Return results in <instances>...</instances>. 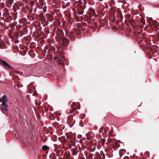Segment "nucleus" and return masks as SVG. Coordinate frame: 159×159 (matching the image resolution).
<instances>
[{
	"mask_svg": "<svg viewBox=\"0 0 159 159\" xmlns=\"http://www.w3.org/2000/svg\"><path fill=\"white\" fill-rule=\"evenodd\" d=\"M113 21H115V20H116V17L115 16H113Z\"/></svg>",
	"mask_w": 159,
	"mask_h": 159,
	"instance_id": "44",
	"label": "nucleus"
},
{
	"mask_svg": "<svg viewBox=\"0 0 159 159\" xmlns=\"http://www.w3.org/2000/svg\"><path fill=\"white\" fill-rule=\"evenodd\" d=\"M106 139H100V142H101V145L102 146L104 145V143L106 142Z\"/></svg>",
	"mask_w": 159,
	"mask_h": 159,
	"instance_id": "28",
	"label": "nucleus"
},
{
	"mask_svg": "<svg viewBox=\"0 0 159 159\" xmlns=\"http://www.w3.org/2000/svg\"><path fill=\"white\" fill-rule=\"evenodd\" d=\"M120 154V157H122V155L120 154V153H119Z\"/></svg>",
	"mask_w": 159,
	"mask_h": 159,
	"instance_id": "52",
	"label": "nucleus"
},
{
	"mask_svg": "<svg viewBox=\"0 0 159 159\" xmlns=\"http://www.w3.org/2000/svg\"><path fill=\"white\" fill-rule=\"evenodd\" d=\"M46 35H45V36H43V38H45L46 37Z\"/></svg>",
	"mask_w": 159,
	"mask_h": 159,
	"instance_id": "50",
	"label": "nucleus"
},
{
	"mask_svg": "<svg viewBox=\"0 0 159 159\" xmlns=\"http://www.w3.org/2000/svg\"><path fill=\"white\" fill-rule=\"evenodd\" d=\"M67 146L66 147V146L65 145H63V148L65 150H67L68 149V148H70L68 146V145H67Z\"/></svg>",
	"mask_w": 159,
	"mask_h": 159,
	"instance_id": "35",
	"label": "nucleus"
},
{
	"mask_svg": "<svg viewBox=\"0 0 159 159\" xmlns=\"http://www.w3.org/2000/svg\"><path fill=\"white\" fill-rule=\"evenodd\" d=\"M157 30L158 31V32H159V29H158Z\"/></svg>",
	"mask_w": 159,
	"mask_h": 159,
	"instance_id": "55",
	"label": "nucleus"
},
{
	"mask_svg": "<svg viewBox=\"0 0 159 159\" xmlns=\"http://www.w3.org/2000/svg\"><path fill=\"white\" fill-rule=\"evenodd\" d=\"M13 0H7L6 5L8 7H10L12 4L13 3Z\"/></svg>",
	"mask_w": 159,
	"mask_h": 159,
	"instance_id": "21",
	"label": "nucleus"
},
{
	"mask_svg": "<svg viewBox=\"0 0 159 159\" xmlns=\"http://www.w3.org/2000/svg\"><path fill=\"white\" fill-rule=\"evenodd\" d=\"M1 63L4 66L9 67L10 69H13V68L10 65H8L6 61L1 59H0V64Z\"/></svg>",
	"mask_w": 159,
	"mask_h": 159,
	"instance_id": "19",
	"label": "nucleus"
},
{
	"mask_svg": "<svg viewBox=\"0 0 159 159\" xmlns=\"http://www.w3.org/2000/svg\"><path fill=\"white\" fill-rule=\"evenodd\" d=\"M49 49L51 51H53L55 49V48L53 46H51L49 47Z\"/></svg>",
	"mask_w": 159,
	"mask_h": 159,
	"instance_id": "33",
	"label": "nucleus"
},
{
	"mask_svg": "<svg viewBox=\"0 0 159 159\" xmlns=\"http://www.w3.org/2000/svg\"><path fill=\"white\" fill-rule=\"evenodd\" d=\"M67 36L70 39L73 40L75 39V32L73 31L70 32L69 33L67 34Z\"/></svg>",
	"mask_w": 159,
	"mask_h": 159,
	"instance_id": "16",
	"label": "nucleus"
},
{
	"mask_svg": "<svg viewBox=\"0 0 159 159\" xmlns=\"http://www.w3.org/2000/svg\"><path fill=\"white\" fill-rule=\"evenodd\" d=\"M44 1V0H42V1H39V3L40 4V5L41 6H43V2Z\"/></svg>",
	"mask_w": 159,
	"mask_h": 159,
	"instance_id": "37",
	"label": "nucleus"
},
{
	"mask_svg": "<svg viewBox=\"0 0 159 159\" xmlns=\"http://www.w3.org/2000/svg\"><path fill=\"white\" fill-rule=\"evenodd\" d=\"M107 7H108V6L107 5V6L105 7V8H107Z\"/></svg>",
	"mask_w": 159,
	"mask_h": 159,
	"instance_id": "53",
	"label": "nucleus"
},
{
	"mask_svg": "<svg viewBox=\"0 0 159 159\" xmlns=\"http://www.w3.org/2000/svg\"><path fill=\"white\" fill-rule=\"evenodd\" d=\"M6 46V44L2 40H0V48L1 49H3Z\"/></svg>",
	"mask_w": 159,
	"mask_h": 159,
	"instance_id": "25",
	"label": "nucleus"
},
{
	"mask_svg": "<svg viewBox=\"0 0 159 159\" xmlns=\"http://www.w3.org/2000/svg\"><path fill=\"white\" fill-rule=\"evenodd\" d=\"M44 12L45 13L46 12V10L45 9H43V10Z\"/></svg>",
	"mask_w": 159,
	"mask_h": 159,
	"instance_id": "46",
	"label": "nucleus"
},
{
	"mask_svg": "<svg viewBox=\"0 0 159 159\" xmlns=\"http://www.w3.org/2000/svg\"><path fill=\"white\" fill-rule=\"evenodd\" d=\"M43 71V69L38 66H35L32 70L33 73L36 74L42 75Z\"/></svg>",
	"mask_w": 159,
	"mask_h": 159,
	"instance_id": "9",
	"label": "nucleus"
},
{
	"mask_svg": "<svg viewBox=\"0 0 159 159\" xmlns=\"http://www.w3.org/2000/svg\"><path fill=\"white\" fill-rule=\"evenodd\" d=\"M44 26H46L48 25V21L46 20L43 22V23H41Z\"/></svg>",
	"mask_w": 159,
	"mask_h": 159,
	"instance_id": "27",
	"label": "nucleus"
},
{
	"mask_svg": "<svg viewBox=\"0 0 159 159\" xmlns=\"http://www.w3.org/2000/svg\"><path fill=\"white\" fill-rule=\"evenodd\" d=\"M39 30H41V28H39Z\"/></svg>",
	"mask_w": 159,
	"mask_h": 159,
	"instance_id": "57",
	"label": "nucleus"
},
{
	"mask_svg": "<svg viewBox=\"0 0 159 159\" xmlns=\"http://www.w3.org/2000/svg\"><path fill=\"white\" fill-rule=\"evenodd\" d=\"M86 23L84 22L79 23L77 25V27L74 29V32H75L77 35H80L81 33V31H84V27L87 26Z\"/></svg>",
	"mask_w": 159,
	"mask_h": 159,
	"instance_id": "7",
	"label": "nucleus"
},
{
	"mask_svg": "<svg viewBox=\"0 0 159 159\" xmlns=\"http://www.w3.org/2000/svg\"><path fill=\"white\" fill-rule=\"evenodd\" d=\"M44 31L45 33L46 34H49L50 33L48 27L45 28Z\"/></svg>",
	"mask_w": 159,
	"mask_h": 159,
	"instance_id": "26",
	"label": "nucleus"
},
{
	"mask_svg": "<svg viewBox=\"0 0 159 159\" xmlns=\"http://www.w3.org/2000/svg\"><path fill=\"white\" fill-rule=\"evenodd\" d=\"M1 5L2 7V8H3L4 7V4L3 3L1 2Z\"/></svg>",
	"mask_w": 159,
	"mask_h": 159,
	"instance_id": "41",
	"label": "nucleus"
},
{
	"mask_svg": "<svg viewBox=\"0 0 159 159\" xmlns=\"http://www.w3.org/2000/svg\"><path fill=\"white\" fill-rule=\"evenodd\" d=\"M66 16L67 17V19H70L71 17V15L70 13H69L66 15Z\"/></svg>",
	"mask_w": 159,
	"mask_h": 159,
	"instance_id": "36",
	"label": "nucleus"
},
{
	"mask_svg": "<svg viewBox=\"0 0 159 159\" xmlns=\"http://www.w3.org/2000/svg\"><path fill=\"white\" fill-rule=\"evenodd\" d=\"M67 122L70 125V126L72 127L75 124V120L73 119L72 116L69 115L67 117Z\"/></svg>",
	"mask_w": 159,
	"mask_h": 159,
	"instance_id": "11",
	"label": "nucleus"
},
{
	"mask_svg": "<svg viewBox=\"0 0 159 159\" xmlns=\"http://www.w3.org/2000/svg\"><path fill=\"white\" fill-rule=\"evenodd\" d=\"M67 20L69 21V23L70 24L72 23L73 22V20L71 17H70V19H67Z\"/></svg>",
	"mask_w": 159,
	"mask_h": 159,
	"instance_id": "32",
	"label": "nucleus"
},
{
	"mask_svg": "<svg viewBox=\"0 0 159 159\" xmlns=\"http://www.w3.org/2000/svg\"><path fill=\"white\" fill-rule=\"evenodd\" d=\"M46 16L47 20L49 21H52L53 20L54 17L51 15L49 13H47Z\"/></svg>",
	"mask_w": 159,
	"mask_h": 159,
	"instance_id": "18",
	"label": "nucleus"
},
{
	"mask_svg": "<svg viewBox=\"0 0 159 159\" xmlns=\"http://www.w3.org/2000/svg\"><path fill=\"white\" fill-rule=\"evenodd\" d=\"M39 20L41 21V23H43V22L46 20V17L43 16V13H40L38 15Z\"/></svg>",
	"mask_w": 159,
	"mask_h": 159,
	"instance_id": "15",
	"label": "nucleus"
},
{
	"mask_svg": "<svg viewBox=\"0 0 159 159\" xmlns=\"http://www.w3.org/2000/svg\"><path fill=\"white\" fill-rule=\"evenodd\" d=\"M48 147L46 145H44L42 147V149L44 150H47L48 149Z\"/></svg>",
	"mask_w": 159,
	"mask_h": 159,
	"instance_id": "30",
	"label": "nucleus"
},
{
	"mask_svg": "<svg viewBox=\"0 0 159 159\" xmlns=\"http://www.w3.org/2000/svg\"><path fill=\"white\" fill-rule=\"evenodd\" d=\"M127 31L129 33H130L131 32V30L129 28L128 29Z\"/></svg>",
	"mask_w": 159,
	"mask_h": 159,
	"instance_id": "42",
	"label": "nucleus"
},
{
	"mask_svg": "<svg viewBox=\"0 0 159 159\" xmlns=\"http://www.w3.org/2000/svg\"><path fill=\"white\" fill-rule=\"evenodd\" d=\"M96 157L97 159H105V156L104 154H102L101 152V155L98 152H96Z\"/></svg>",
	"mask_w": 159,
	"mask_h": 159,
	"instance_id": "17",
	"label": "nucleus"
},
{
	"mask_svg": "<svg viewBox=\"0 0 159 159\" xmlns=\"http://www.w3.org/2000/svg\"><path fill=\"white\" fill-rule=\"evenodd\" d=\"M96 145L90 143L87 145V149L91 152L94 151L96 149Z\"/></svg>",
	"mask_w": 159,
	"mask_h": 159,
	"instance_id": "13",
	"label": "nucleus"
},
{
	"mask_svg": "<svg viewBox=\"0 0 159 159\" xmlns=\"http://www.w3.org/2000/svg\"><path fill=\"white\" fill-rule=\"evenodd\" d=\"M34 1H37V0H34Z\"/></svg>",
	"mask_w": 159,
	"mask_h": 159,
	"instance_id": "56",
	"label": "nucleus"
},
{
	"mask_svg": "<svg viewBox=\"0 0 159 159\" xmlns=\"http://www.w3.org/2000/svg\"><path fill=\"white\" fill-rule=\"evenodd\" d=\"M7 101V99L5 96H4L2 97V105L4 106V107H3L1 108V110L2 111L4 110L6 111H7V108L8 107V105L6 104V103Z\"/></svg>",
	"mask_w": 159,
	"mask_h": 159,
	"instance_id": "10",
	"label": "nucleus"
},
{
	"mask_svg": "<svg viewBox=\"0 0 159 159\" xmlns=\"http://www.w3.org/2000/svg\"><path fill=\"white\" fill-rule=\"evenodd\" d=\"M84 154L86 157H88L89 155V154L88 153L85 151L84 152Z\"/></svg>",
	"mask_w": 159,
	"mask_h": 159,
	"instance_id": "39",
	"label": "nucleus"
},
{
	"mask_svg": "<svg viewBox=\"0 0 159 159\" xmlns=\"http://www.w3.org/2000/svg\"><path fill=\"white\" fill-rule=\"evenodd\" d=\"M120 20H121V21H122V19H123V16H121L120 15Z\"/></svg>",
	"mask_w": 159,
	"mask_h": 159,
	"instance_id": "40",
	"label": "nucleus"
},
{
	"mask_svg": "<svg viewBox=\"0 0 159 159\" xmlns=\"http://www.w3.org/2000/svg\"><path fill=\"white\" fill-rule=\"evenodd\" d=\"M135 40L140 44V46L143 48L150 56H155L157 52V46H151L150 40L148 39L145 33L141 34L139 32L135 33Z\"/></svg>",
	"mask_w": 159,
	"mask_h": 159,
	"instance_id": "1",
	"label": "nucleus"
},
{
	"mask_svg": "<svg viewBox=\"0 0 159 159\" xmlns=\"http://www.w3.org/2000/svg\"><path fill=\"white\" fill-rule=\"evenodd\" d=\"M58 153H59V155L58 156H61L63 153V151L62 150H59L58 151Z\"/></svg>",
	"mask_w": 159,
	"mask_h": 159,
	"instance_id": "31",
	"label": "nucleus"
},
{
	"mask_svg": "<svg viewBox=\"0 0 159 159\" xmlns=\"http://www.w3.org/2000/svg\"><path fill=\"white\" fill-rule=\"evenodd\" d=\"M56 35L60 38L59 44L60 46L59 48V50L61 54V56L62 58L64 57V54L65 52L64 50L66 48L67 45L69 42L68 39L65 37H62L63 32L62 30L59 28H57L56 30Z\"/></svg>",
	"mask_w": 159,
	"mask_h": 159,
	"instance_id": "2",
	"label": "nucleus"
},
{
	"mask_svg": "<svg viewBox=\"0 0 159 159\" xmlns=\"http://www.w3.org/2000/svg\"><path fill=\"white\" fill-rule=\"evenodd\" d=\"M28 30L26 27L23 26L20 28L17 31L16 30L14 32H11L10 34V36L14 39L15 43H17L19 42L18 40L19 38L26 34Z\"/></svg>",
	"mask_w": 159,
	"mask_h": 159,
	"instance_id": "5",
	"label": "nucleus"
},
{
	"mask_svg": "<svg viewBox=\"0 0 159 159\" xmlns=\"http://www.w3.org/2000/svg\"><path fill=\"white\" fill-rule=\"evenodd\" d=\"M67 138L68 139H69V141H70V140L73 139L74 141H75V138L73 137L72 136V134H68L66 135ZM75 142V141H74Z\"/></svg>",
	"mask_w": 159,
	"mask_h": 159,
	"instance_id": "24",
	"label": "nucleus"
},
{
	"mask_svg": "<svg viewBox=\"0 0 159 159\" xmlns=\"http://www.w3.org/2000/svg\"><path fill=\"white\" fill-rule=\"evenodd\" d=\"M83 159H85L84 158H83Z\"/></svg>",
	"mask_w": 159,
	"mask_h": 159,
	"instance_id": "58",
	"label": "nucleus"
},
{
	"mask_svg": "<svg viewBox=\"0 0 159 159\" xmlns=\"http://www.w3.org/2000/svg\"><path fill=\"white\" fill-rule=\"evenodd\" d=\"M129 22L130 25L134 28H136L138 27V26L136 25L135 22L134 21V20L133 18H131L129 20Z\"/></svg>",
	"mask_w": 159,
	"mask_h": 159,
	"instance_id": "14",
	"label": "nucleus"
},
{
	"mask_svg": "<svg viewBox=\"0 0 159 159\" xmlns=\"http://www.w3.org/2000/svg\"><path fill=\"white\" fill-rule=\"evenodd\" d=\"M70 156V154L69 152H67L64 153L65 158L66 159H72V157Z\"/></svg>",
	"mask_w": 159,
	"mask_h": 159,
	"instance_id": "20",
	"label": "nucleus"
},
{
	"mask_svg": "<svg viewBox=\"0 0 159 159\" xmlns=\"http://www.w3.org/2000/svg\"><path fill=\"white\" fill-rule=\"evenodd\" d=\"M104 22L103 20H102V22L100 23V25L102 27H103L104 26V25H105L104 24V22Z\"/></svg>",
	"mask_w": 159,
	"mask_h": 159,
	"instance_id": "38",
	"label": "nucleus"
},
{
	"mask_svg": "<svg viewBox=\"0 0 159 159\" xmlns=\"http://www.w3.org/2000/svg\"><path fill=\"white\" fill-rule=\"evenodd\" d=\"M78 104V106L77 107L76 106V103H73L72 106V109L70 111V113H71L73 112V114L75 115H76V114L78 115L79 114V112L76 111L77 109H79L80 108V105L79 103L77 102Z\"/></svg>",
	"mask_w": 159,
	"mask_h": 159,
	"instance_id": "8",
	"label": "nucleus"
},
{
	"mask_svg": "<svg viewBox=\"0 0 159 159\" xmlns=\"http://www.w3.org/2000/svg\"><path fill=\"white\" fill-rule=\"evenodd\" d=\"M17 8H19V6H17Z\"/></svg>",
	"mask_w": 159,
	"mask_h": 159,
	"instance_id": "54",
	"label": "nucleus"
},
{
	"mask_svg": "<svg viewBox=\"0 0 159 159\" xmlns=\"http://www.w3.org/2000/svg\"><path fill=\"white\" fill-rule=\"evenodd\" d=\"M59 139L62 144H65L66 145H68L70 148H71L72 146H74L75 144V142L73 139L67 141L64 136L59 138Z\"/></svg>",
	"mask_w": 159,
	"mask_h": 159,
	"instance_id": "6",
	"label": "nucleus"
},
{
	"mask_svg": "<svg viewBox=\"0 0 159 159\" xmlns=\"http://www.w3.org/2000/svg\"><path fill=\"white\" fill-rule=\"evenodd\" d=\"M75 145L74 146H73V147H74V148H72L73 152L72 153V154L74 155H76L78 152V150L77 149V147L75 146Z\"/></svg>",
	"mask_w": 159,
	"mask_h": 159,
	"instance_id": "23",
	"label": "nucleus"
},
{
	"mask_svg": "<svg viewBox=\"0 0 159 159\" xmlns=\"http://www.w3.org/2000/svg\"><path fill=\"white\" fill-rule=\"evenodd\" d=\"M14 10V11H16V9H15V8H13Z\"/></svg>",
	"mask_w": 159,
	"mask_h": 159,
	"instance_id": "51",
	"label": "nucleus"
},
{
	"mask_svg": "<svg viewBox=\"0 0 159 159\" xmlns=\"http://www.w3.org/2000/svg\"><path fill=\"white\" fill-rule=\"evenodd\" d=\"M87 14L90 16L85 15L84 20L89 24L87 27L91 29L93 32H94L95 31L96 28L98 26V24L96 22L91 20V16H97L96 14L95 11L93 8H89L88 11H87Z\"/></svg>",
	"mask_w": 159,
	"mask_h": 159,
	"instance_id": "3",
	"label": "nucleus"
},
{
	"mask_svg": "<svg viewBox=\"0 0 159 159\" xmlns=\"http://www.w3.org/2000/svg\"><path fill=\"white\" fill-rule=\"evenodd\" d=\"M149 24L150 27H151L153 30L156 28L159 25L157 21L154 20L151 21Z\"/></svg>",
	"mask_w": 159,
	"mask_h": 159,
	"instance_id": "12",
	"label": "nucleus"
},
{
	"mask_svg": "<svg viewBox=\"0 0 159 159\" xmlns=\"http://www.w3.org/2000/svg\"><path fill=\"white\" fill-rule=\"evenodd\" d=\"M93 154L92 153H90L89 154L88 157H86L87 159H91L93 157Z\"/></svg>",
	"mask_w": 159,
	"mask_h": 159,
	"instance_id": "29",
	"label": "nucleus"
},
{
	"mask_svg": "<svg viewBox=\"0 0 159 159\" xmlns=\"http://www.w3.org/2000/svg\"><path fill=\"white\" fill-rule=\"evenodd\" d=\"M140 22L141 24H140L139 26L140 28H142L143 27V25L145 24V22L144 19L141 18L140 19Z\"/></svg>",
	"mask_w": 159,
	"mask_h": 159,
	"instance_id": "22",
	"label": "nucleus"
},
{
	"mask_svg": "<svg viewBox=\"0 0 159 159\" xmlns=\"http://www.w3.org/2000/svg\"><path fill=\"white\" fill-rule=\"evenodd\" d=\"M40 34H41V35H43L44 34V32L43 31H41L40 32Z\"/></svg>",
	"mask_w": 159,
	"mask_h": 159,
	"instance_id": "45",
	"label": "nucleus"
},
{
	"mask_svg": "<svg viewBox=\"0 0 159 159\" xmlns=\"http://www.w3.org/2000/svg\"><path fill=\"white\" fill-rule=\"evenodd\" d=\"M81 3L82 2L79 1H75L73 4V6L74 7L73 10L75 11L74 15L76 19L78 21L80 20V17L82 18V16L79 17V15L83 14L84 9L86 7L85 6H82Z\"/></svg>",
	"mask_w": 159,
	"mask_h": 159,
	"instance_id": "4",
	"label": "nucleus"
},
{
	"mask_svg": "<svg viewBox=\"0 0 159 159\" xmlns=\"http://www.w3.org/2000/svg\"><path fill=\"white\" fill-rule=\"evenodd\" d=\"M124 159H129V158L128 156H125L124 157Z\"/></svg>",
	"mask_w": 159,
	"mask_h": 159,
	"instance_id": "43",
	"label": "nucleus"
},
{
	"mask_svg": "<svg viewBox=\"0 0 159 159\" xmlns=\"http://www.w3.org/2000/svg\"><path fill=\"white\" fill-rule=\"evenodd\" d=\"M58 63L59 65H61L62 66H64V64L61 61V60H58Z\"/></svg>",
	"mask_w": 159,
	"mask_h": 159,
	"instance_id": "34",
	"label": "nucleus"
},
{
	"mask_svg": "<svg viewBox=\"0 0 159 159\" xmlns=\"http://www.w3.org/2000/svg\"><path fill=\"white\" fill-rule=\"evenodd\" d=\"M102 129H101V130H99V132L100 133H101V132L102 131Z\"/></svg>",
	"mask_w": 159,
	"mask_h": 159,
	"instance_id": "49",
	"label": "nucleus"
},
{
	"mask_svg": "<svg viewBox=\"0 0 159 159\" xmlns=\"http://www.w3.org/2000/svg\"><path fill=\"white\" fill-rule=\"evenodd\" d=\"M1 102L2 103V97L0 99V103Z\"/></svg>",
	"mask_w": 159,
	"mask_h": 159,
	"instance_id": "47",
	"label": "nucleus"
},
{
	"mask_svg": "<svg viewBox=\"0 0 159 159\" xmlns=\"http://www.w3.org/2000/svg\"><path fill=\"white\" fill-rule=\"evenodd\" d=\"M60 25V23L59 22H58V25Z\"/></svg>",
	"mask_w": 159,
	"mask_h": 159,
	"instance_id": "48",
	"label": "nucleus"
}]
</instances>
